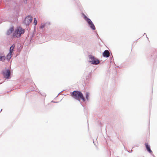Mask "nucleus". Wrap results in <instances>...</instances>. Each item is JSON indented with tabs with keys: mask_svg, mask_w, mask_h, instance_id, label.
Listing matches in <instances>:
<instances>
[{
	"mask_svg": "<svg viewBox=\"0 0 157 157\" xmlns=\"http://www.w3.org/2000/svg\"><path fill=\"white\" fill-rule=\"evenodd\" d=\"M14 44H13L10 47V52L6 56L7 59L9 60H10L12 54L13 52V51L14 49Z\"/></svg>",
	"mask_w": 157,
	"mask_h": 157,
	"instance_id": "5",
	"label": "nucleus"
},
{
	"mask_svg": "<svg viewBox=\"0 0 157 157\" xmlns=\"http://www.w3.org/2000/svg\"><path fill=\"white\" fill-rule=\"evenodd\" d=\"M13 37H20V26H18L17 28L13 33Z\"/></svg>",
	"mask_w": 157,
	"mask_h": 157,
	"instance_id": "6",
	"label": "nucleus"
},
{
	"mask_svg": "<svg viewBox=\"0 0 157 157\" xmlns=\"http://www.w3.org/2000/svg\"><path fill=\"white\" fill-rule=\"evenodd\" d=\"M89 62L93 65H97L100 63L99 60L94 56L90 55L89 56Z\"/></svg>",
	"mask_w": 157,
	"mask_h": 157,
	"instance_id": "3",
	"label": "nucleus"
},
{
	"mask_svg": "<svg viewBox=\"0 0 157 157\" xmlns=\"http://www.w3.org/2000/svg\"><path fill=\"white\" fill-rule=\"evenodd\" d=\"M45 26V25L44 24H41L40 26V28L41 29H43Z\"/></svg>",
	"mask_w": 157,
	"mask_h": 157,
	"instance_id": "16",
	"label": "nucleus"
},
{
	"mask_svg": "<svg viewBox=\"0 0 157 157\" xmlns=\"http://www.w3.org/2000/svg\"><path fill=\"white\" fill-rule=\"evenodd\" d=\"M20 48H21V45H20Z\"/></svg>",
	"mask_w": 157,
	"mask_h": 157,
	"instance_id": "23",
	"label": "nucleus"
},
{
	"mask_svg": "<svg viewBox=\"0 0 157 157\" xmlns=\"http://www.w3.org/2000/svg\"><path fill=\"white\" fill-rule=\"evenodd\" d=\"M53 102H54V103H57L58 102H57L54 101Z\"/></svg>",
	"mask_w": 157,
	"mask_h": 157,
	"instance_id": "19",
	"label": "nucleus"
},
{
	"mask_svg": "<svg viewBox=\"0 0 157 157\" xmlns=\"http://www.w3.org/2000/svg\"><path fill=\"white\" fill-rule=\"evenodd\" d=\"M145 34L146 35V36L147 35H146V33H144V35H145Z\"/></svg>",
	"mask_w": 157,
	"mask_h": 157,
	"instance_id": "20",
	"label": "nucleus"
},
{
	"mask_svg": "<svg viewBox=\"0 0 157 157\" xmlns=\"http://www.w3.org/2000/svg\"><path fill=\"white\" fill-rule=\"evenodd\" d=\"M3 74L5 78L9 79L10 75V71L9 70H7L6 71H3Z\"/></svg>",
	"mask_w": 157,
	"mask_h": 157,
	"instance_id": "7",
	"label": "nucleus"
},
{
	"mask_svg": "<svg viewBox=\"0 0 157 157\" xmlns=\"http://www.w3.org/2000/svg\"><path fill=\"white\" fill-rule=\"evenodd\" d=\"M2 109H1V111H2Z\"/></svg>",
	"mask_w": 157,
	"mask_h": 157,
	"instance_id": "24",
	"label": "nucleus"
},
{
	"mask_svg": "<svg viewBox=\"0 0 157 157\" xmlns=\"http://www.w3.org/2000/svg\"><path fill=\"white\" fill-rule=\"evenodd\" d=\"M14 31V28L13 27H10L7 31L6 34L7 35H10Z\"/></svg>",
	"mask_w": 157,
	"mask_h": 157,
	"instance_id": "9",
	"label": "nucleus"
},
{
	"mask_svg": "<svg viewBox=\"0 0 157 157\" xmlns=\"http://www.w3.org/2000/svg\"><path fill=\"white\" fill-rule=\"evenodd\" d=\"M33 37V35L32 36V37Z\"/></svg>",
	"mask_w": 157,
	"mask_h": 157,
	"instance_id": "21",
	"label": "nucleus"
},
{
	"mask_svg": "<svg viewBox=\"0 0 157 157\" xmlns=\"http://www.w3.org/2000/svg\"><path fill=\"white\" fill-rule=\"evenodd\" d=\"M16 13H17V14H18V13H19V11H17Z\"/></svg>",
	"mask_w": 157,
	"mask_h": 157,
	"instance_id": "18",
	"label": "nucleus"
},
{
	"mask_svg": "<svg viewBox=\"0 0 157 157\" xmlns=\"http://www.w3.org/2000/svg\"><path fill=\"white\" fill-rule=\"evenodd\" d=\"M90 93L88 92H86L85 93L86 100L88 101L89 100V96Z\"/></svg>",
	"mask_w": 157,
	"mask_h": 157,
	"instance_id": "11",
	"label": "nucleus"
},
{
	"mask_svg": "<svg viewBox=\"0 0 157 157\" xmlns=\"http://www.w3.org/2000/svg\"><path fill=\"white\" fill-rule=\"evenodd\" d=\"M52 102H53L54 101H52Z\"/></svg>",
	"mask_w": 157,
	"mask_h": 157,
	"instance_id": "22",
	"label": "nucleus"
},
{
	"mask_svg": "<svg viewBox=\"0 0 157 157\" xmlns=\"http://www.w3.org/2000/svg\"><path fill=\"white\" fill-rule=\"evenodd\" d=\"M146 147L147 151L151 154L152 153V151L151 150L150 146L149 145H148L147 143H145V144Z\"/></svg>",
	"mask_w": 157,
	"mask_h": 157,
	"instance_id": "10",
	"label": "nucleus"
},
{
	"mask_svg": "<svg viewBox=\"0 0 157 157\" xmlns=\"http://www.w3.org/2000/svg\"><path fill=\"white\" fill-rule=\"evenodd\" d=\"M33 20L32 17L30 15L27 16L24 20L23 23L26 27L29 26Z\"/></svg>",
	"mask_w": 157,
	"mask_h": 157,
	"instance_id": "4",
	"label": "nucleus"
},
{
	"mask_svg": "<svg viewBox=\"0 0 157 157\" xmlns=\"http://www.w3.org/2000/svg\"><path fill=\"white\" fill-rule=\"evenodd\" d=\"M35 25H36L37 23V21L36 18H35L34 19L33 22Z\"/></svg>",
	"mask_w": 157,
	"mask_h": 157,
	"instance_id": "14",
	"label": "nucleus"
},
{
	"mask_svg": "<svg viewBox=\"0 0 157 157\" xmlns=\"http://www.w3.org/2000/svg\"><path fill=\"white\" fill-rule=\"evenodd\" d=\"M71 95L73 98L79 101L80 102V99H82L84 102L86 101V99L83 94L80 91H74L71 94Z\"/></svg>",
	"mask_w": 157,
	"mask_h": 157,
	"instance_id": "1",
	"label": "nucleus"
},
{
	"mask_svg": "<svg viewBox=\"0 0 157 157\" xmlns=\"http://www.w3.org/2000/svg\"><path fill=\"white\" fill-rule=\"evenodd\" d=\"M24 3L25 4H26L27 3V0H23Z\"/></svg>",
	"mask_w": 157,
	"mask_h": 157,
	"instance_id": "17",
	"label": "nucleus"
},
{
	"mask_svg": "<svg viewBox=\"0 0 157 157\" xmlns=\"http://www.w3.org/2000/svg\"><path fill=\"white\" fill-rule=\"evenodd\" d=\"M91 75L90 73H89L87 77H86V79L90 78Z\"/></svg>",
	"mask_w": 157,
	"mask_h": 157,
	"instance_id": "15",
	"label": "nucleus"
},
{
	"mask_svg": "<svg viewBox=\"0 0 157 157\" xmlns=\"http://www.w3.org/2000/svg\"><path fill=\"white\" fill-rule=\"evenodd\" d=\"M82 15L84 19L88 24V25L90 28L93 30H95V27L93 22H92L90 18L87 17V16L85 15L83 13H82Z\"/></svg>",
	"mask_w": 157,
	"mask_h": 157,
	"instance_id": "2",
	"label": "nucleus"
},
{
	"mask_svg": "<svg viewBox=\"0 0 157 157\" xmlns=\"http://www.w3.org/2000/svg\"><path fill=\"white\" fill-rule=\"evenodd\" d=\"M25 32V29H23L22 27H20V36L22 34L24 33Z\"/></svg>",
	"mask_w": 157,
	"mask_h": 157,
	"instance_id": "12",
	"label": "nucleus"
},
{
	"mask_svg": "<svg viewBox=\"0 0 157 157\" xmlns=\"http://www.w3.org/2000/svg\"><path fill=\"white\" fill-rule=\"evenodd\" d=\"M6 58L5 56H0V61H3Z\"/></svg>",
	"mask_w": 157,
	"mask_h": 157,
	"instance_id": "13",
	"label": "nucleus"
},
{
	"mask_svg": "<svg viewBox=\"0 0 157 157\" xmlns=\"http://www.w3.org/2000/svg\"><path fill=\"white\" fill-rule=\"evenodd\" d=\"M109 52L107 50L104 51L102 53L103 56L104 57H108L109 56Z\"/></svg>",
	"mask_w": 157,
	"mask_h": 157,
	"instance_id": "8",
	"label": "nucleus"
}]
</instances>
